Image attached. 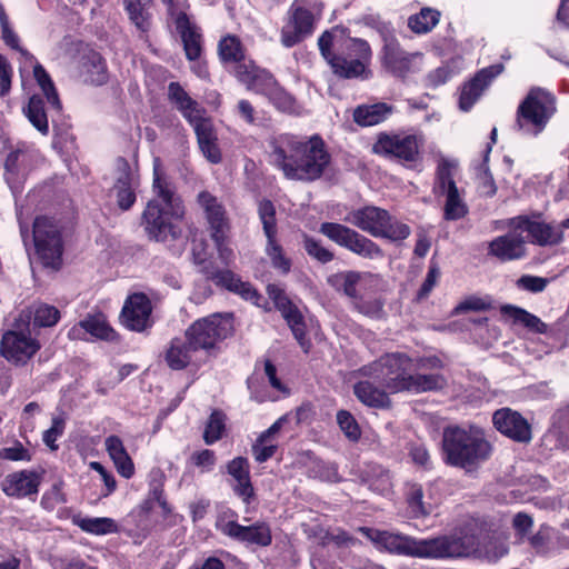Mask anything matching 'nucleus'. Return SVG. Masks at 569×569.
Here are the masks:
<instances>
[{"label": "nucleus", "instance_id": "nucleus-16", "mask_svg": "<svg viewBox=\"0 0 569 569\" xmlns=\"http://www.w3.org/2000/svg\"><path fill=\"white\" fill-rule=\"evenodd\" d=\"M423 138L420 134H381L373 144V151L378 154L395 157L400 161L417 163L420 160V147Z\"/></svg>", "mask_w": 569, "mask_h": 569}, {"label": "nucleus", "instance_id": "nucleus-54", "mask_svg": "<svg viewBox=\"0 0 569 569\" xmlns=\"http://www.w3.org/2000/svg\"><path fill=\"white\" fill-rule=\"evenodd\" d=\"M309 476L326 482H339L341 477L335 462L315 460L309 468Z\"/></svg>", "mask_w": 569, "mask_h": 569}, {"label": "nucleus", "instance_id": "nucleus-28", "mask_svg": "<svg viewBox=\"0 0 569 569\" xmlns=\"http://www.w3.org/2000/svg\"><path fill=\"white\" fill-rule=\"evenodd\" d=\"M198 202L202 208L206 219L211 230V238L219 240L229 231V221L226 217L224 208L218 202L217 198L208 191H202L198 196Z\"/></svg>", "mask_w": 569, "mask_h": 569}, {"label": "nucleus", "instance_id": "nucleus-18", "mask_svg": "<svg viewBox=\"0 0 569 569\" xmlns=\"http://www.w3.org/2000/svg\"><path fill=\"white\" fill-rule=\"evenodd\" d=\"M41 161V154L33 146L22 144L11 151L6 159V180L13 190Z\"/></svg>", "mask_w": 569, "mask_h": 569}, {"label": "nucleus", "instance_id": "nucleus-23", "mask_svg": "<svg viewBox=\"0 0 569 569\" xmlns=\"http://www.w3.org/2000/svg\"><path fill=\"white\" fill-rule=\"evenodd\" d=\"M232 331L231 322H192L186 330V338L196 352L209 350L227 338Z\"/></svg>", "mask_w": 569, "mask_h": 569}, {"label": "nucleus", "instance_id": "nucleus-61", "mask_svg": "<svg viewBox=\"0 0 569 569\" xmlns=\"http://www.w3.org/2000/svg\"><path fill=\"white\" fill-rule=\"evenodd\" d=\"M0 460L30 461L31 453L20 441H16L13 447L0 449Z\"/></svg>", "mask_w": 569, "mask_h": 569}, {"label": "nucleus", "instance_id": "nucleus-60", "mask_svg": "<svg viewBox=\"0 0 569 569\" xmlns=\"http://www.w3.org/2000/svg\"><path fill=\"white\" fill-rule=\"evenodd\" d=\"M190 460L201 470V472L212 471L217 462L216 453L210 449L194 451L191 455Z\"/></svg>", "mask_w": 569, "mask_h": 569}, {"label": "nucleus", "instance_id": "nucleus-37", "mask_svg": "<svg viewBox=\"0 0 569 569\" xmlns=\"http://www.w3.org/2000/svg\"><path fill=\"white\" fill-rule=\"evenodd\" d=\"M106 450L112 459L117 471L126 479L134 475V465L128 455L122 440L118 436H109L104 441Z\"/></svg>", "mask_w": 569, "mask_h": 569}, {"label": "nucleus", "instance_id": "nucleus-59", "mask_svg": "<svg viewBox=\"0 0 569 569\" xmlns=\"http://www.w3.org/2000/svg\"><path fill=\"white\" fill-rule=\"evenodd\" d=\"M64 428L66 420L61 416L53 417L51 427L47 429L42 435L44 445L48 446L51 450H57L58 445L56 441L63 435Z\"/></svg>", "mask_w": 569, "mask_h": 569}, {"label": "nucleus", "instance_id": "nucleus-32", "mask_svg": "<svg viewBox=\"0 0 569 569\" xmlns=\"http://www.w3.org/2000/svg\"><path fill=\"white\" fill-rule=\"evenodd\" d=\"M197 136L199 148L202 154L211 163H219L222 159L218 147V137L212 121L203 117L191 124Z\"/></svg>", "mask_w": 569, "mask_h": 569}, {"label": "nucleus", "instance_id": "nucleus-20", "mask_svg": "<svg viewBox=\"0 0 569 569\" xmlns=\"http://www.w3.org/2000/svg\"><path fill=\"white\" fill-rule=\"evenodd\" d=\"M495 428L515 442L528 443L532 439L531 426L528 420L511 408H500L492 415Z\"/></svg>", "mask_w": 569, "mask_h": 569}, {"label": "nucleus", "instance_id": "nucleus-11", "mask_svg": "<svg viewBox=\"0 0 569 569\" xmlns=\"http://www.w3.org/2000/svg\"><path fill=\"white\" fill-rule=\"evenodd\" d=\"M14 329L3 333L0 343V355L16 366L26 365L41 348L38 339L32 335L37 328H46L57 322H22Z\"/></svg>", "mask_w": 569, "mask_h": 569}, {"label": "nucleus", "instance_id": "nucleus-26", "mask_svg": "<svg viewBox=\"0 0 569 569\" xmlns=\"http://www.w3.org/2000/svg\"><path fill=\"white\" fill-rule=\"evenodd\" d=\"M503 70L502 64H493L480 70L470 81L466 82L460 92L459 108L469 111L492 79Z\"/></svg>", "mask_w": 569, "mask_h": 569}, {"label": "nucleus", "instance_id": "nucleus-64", "mask_svg": "<svg viewBox=\"0 0 569 569\" xmlns=\"http://www.w3.org/2000/svg\"><path fill=\"white\" fill-rule=\"evenodd\" d=\"M289 328L305 352H309L311 342L307 338V322H288Z\"/></svg>", "mask_w": 569, "mask_h": 569}, {"label": "nucleus", "instance_id": "nucleus-33", "mask_svg": "<svg viewBox=\"0 0 569 569\" xmlns=\"http://www.w3.org/2000/svg\"><path fill=\"white\" fill-rule=\"evenodd\" d=\"M168 96L170 101L178 108L190 124L206 116L204 109H202L178 82H171L169 84Z\"/></svg>", "mask_w": 569, "mask_h": 569}, {"label": "nucleus", "instance_id": "nucleus-24", "mask_svg": "<svg viewBox=\"0 0 569 569\" xmlns=\"http://www.w3.org/2000/svg\"><path fill=\"white\" fill-rule=\"evenodd\" d=\"M511 230L489 242L488 253L500 261H512L526 256V242L520 230Z\"/></svg>", "mask_w": 569, "mask_h": 569}, {"label": "nucleus", "instance_id": "nucleus-57", "mask_svg": "<svg viewBox=\"0 0 569 569\" xmlns=\"http://www.w3.org/2000/svg\"><path fill=\"white\" fill-rule=\"evenodd\" d=\"M258 211L266 237L271 238V236H276V210L272 202L269 200L260 201Z\"/></svg>", "mask_w": 569, "mask_h": 569}, {"label": "nucleus", "instance_id": "nucleus-25", "mask_svg": "<svg viewBox=\"0 0 569 569\" xmlns=\"http://www.w3.org/2000/svg\"><path fill=\"white\" fill-rule=\"evenodd\" d=\"M226 471L231 477L230 486L233 493L246 505H250L254 497V488L248 459L241 456L233 458L226 465Z\"/></svg>", "mask_w": 569, "mask_h": 569}, {"label": "nucleus", "instance_id": "nucleus-38", "mask_svg": "<svg viewBox=\"0 0 569 569\" xmlns=\"http://www.w3.org/2000/svg\"><path fill=\"white\" fill-rule=\"evenodd\" d=\"M152 313V303L149 297L142 292L129 295L120 312L121 320H149Z\"/></svg>", "mask_w": 569, "mask_h": 569}, {"label": "nucleus", "instance_id": "nucleus-43", "mask_svg": "<svg viewBox=\"0 0 569 569\" xmlns=\"http://www.w3.org/2000/svg\"><path fill=\"white\" fill-rule=\"evenodd\" d=\"M353 392L359 401L371 408H387L390 399L386 391L369 381H359L353 386Z\"/></svg>", "mask_w": 569, "mask_h": 569}, {"label": "nucleus", "instance_id": "nucleus-6", "mask_svg": "<svg viewBox=\"0 0 569 569\" xmlns=\"http://www.w3.org/2000/svg\"><path fill=\"white\" fill-rule=\"evenodd\" d=\"M556 111L555 96L541 88H533L518 107L516 126L523 134L537 137Z\"/></svg>", "mask_w": 569, "mask_h": 569}, {"label": "nucleus", "instance_id": "nucleus-56", "mask_svg": "<svg viewBox=\"0 0 569 569\" xmlns=\"http://www.w3.org/2000/svg\"><path fill=\"white\" fill-rule=\"evenodd\" d=\"M337 422L345 436L352 442H357L361 437V430L353 418L347 410H340L337 413Z\"/></svg>", "mask_w": 569, "mask_h": 569}, {"label": "nucleus", "instance_id": "nucleus-5", "mask_svg": "<svg viewBox=\"0 0 569 569\" xmlns=\"http://www.w3.org/2000/svg\"><path fill=\"white\" fill-rule=\"evenodd\" d=\"M343 34V29L333 28L325 31L318 39V46L322 57L331 67L335 74L345 79H368L371 74L369 66L372 60V51L369 43L360 38H349L341 47L340 53H333L331 47L338 37Z\"/></svg>", "mask_w": 569, "mask_h": 569}, {"label": "nucleus", "instance_id": "nucleus-46", "mask_svg": "<svg viewBox=\"0 0 569 569\" xmlns=\"http://www.w3.org/2000/svg\"><path fill=\"white\" fill-rule=\"evenodd\" d=\"M441 13L437 9L425 7L408 18V27L416 34L430 32L440 21Z\"/></svg>", "mask_w": 569, "mask_h": 569}, {"label": "nucleus", "instance_id": "nucleus-45", "mask_svg": "<svg viewBox=\"0 0 569 569\" xmlns=\"http://www.w3.org/2000/svg\"><path fill=\"white\" fill-rule=\"evenodd\" d=\"M72 521L82 531L90 535L104 536L119 531L117 522L108 517H74Z\"/></svg>", "mask_w": 569, "mask_h": 569}, {"label": "nucleus", "instance_id": "nucleus-9", "mask_svg": "<svg viewBox=\"0 0 569 569\" xmlns=\"http://www.w3.org/2000/svg\"><path fill=\"white\" fill-rule=\"evenodd\" d=\"M237 78L246 84L248 90L266 96L280 111L293 113L298 111L296 100L286 92L266 70L259 69L254 63L240 64Z\"/></svg>", "mask_w": 569, "mask_h": 569}, {"label": "nucleus", "instance_id": "nucleus-49", "mask_svg": "<svg viewBox=\"0 0 569 569\" xmlns=\"http://www.w3.org/2000/svg\"><path fill=\"white\" fill-rule=\"evenodd\" d=\"M23 113L30 123L43 136L49 132V123L44 111L43 100L39 96H32L23 108Z\"/></svg>", "mask_w": 569, "mask_h": 569}, {"label": "nucleus", "instance_id": "nucleus-2", "mask_svg": "<svg viewBox=\"0 0 569 569\" xmlns=\"http://www.w3.org/2000/svg\"><path fill=\"white\" fill-rule=\"evenodd\" d=\"M270 161L290 180L311 182L322 177L331 162L319 136L300 137L290 133L270 140Z\"/></svg>", "mask_w": 569, "mask_h": 569}, {"label": "nucleus", "instance_id": "nucleus-17", "mask_svg": "<svg viewBox=\"0 0 569 569\" xmlns=\"http://www.w3.org/2000/svg\"><path fill=\"white\" fill-rule=\"evenodd\" d=\"M315 29V16L305 7L292 3L281 29V43L291 48L311 36Z\"/></svg>", "mask_w": 569, "mask_h": 569}, {"label": "nucleus", "instance_id": "nucleus-41", "mask_svg": "<svg viewBox=\"0 0 569 569\" xmlns=\"http://www.w3.org/2000/svg\"><path fill=\"white\" fill-rule=\"evenodd\" d=\"M80 72L83 80L92 84H102L108 78L104 60L96 51H89L82 57Z\"/></svg>", "mask_w": 569, "mask_h": 569}, {"label": "nucleus", "instance_id": "nucleus-40", "mask_svg": "<svg viewBox=\"0 0 569 569\" xmlns=\"http://www.w3.org/2000/svg\"><path fill=\"white\" fill-rule=\"evenodd\" d=\"M267 292L284 320H303L305 316L300 302L291 300L277 284H268Z\"/></svg>", "mask_w": 569, "mask_h": 569}, {"label": "nucleus", "instance_id": "nucleus-63", "mask_svg": "<svg viewBox=\"0 0 569 569\" xmlns=\"http://www.w3.org/2000/svg\"><path fill=\"white\" fill-rule=\"evenodd\" d=\"M439 276H440L439 268L436 264H431L429 267L427 277L421 284V288L418 291L419 299L426 298L431 292V290L433 289V287L436 286V283L438 281Z\"/></svg>", "mask_w": 569, "mask_h": 569}, {"label": "nucleus", "instance_id": "nucleus-21", "mask_svg": "<svg viewBox=\"0 0 569 569\" xmlns=\"http://www.w3.org/2000/svg\"><path fill=\"white\" fill-rule=\"evenodd\" d=\"M509 227H515L522 234L526 232L527 239L539 246L557 244L563 238L561 224L557 227L539 219H530L522 216L516 217L510 220Z\"/></svg>", "mask_w": 569, "mask_h": 569}, {"label": "nucleus", "instance_id": "nucleus-7", "mask_svg": "<svg viewBox=\"0 0 569 569\" xmlns=\"http://www.w3.org/2000/svg\"><path fill=\"white\" fill-rule=\"evenodd\" d=\"M413 370V359L403 352H391L359 369V373L379 381L392 393L406 390Z\"/></svg>", "mask_w": 569, "mask_h": 569}, {"label": "nucleus", "instance_id": "nucleus-55", "mask_svg": "<svg viewBox=\"0 0 569 569\" xmlns=\"http://www.w3.org/2000/svg\"><path fill=\"white\" fill-rule=\"evenodd\" d=\"M303 248L309 257L321 263H328L333 259V253L329 249L308 234H303Z\"/></svg>", "mask_w": 569, "mask_h": 569}, {"label": "nucleus", "instance_id": "nucleus-4", "mask_svg": "<svg viewBox=\"0 0 569 569\" xmlns=\"http://www.w3.org/2000/svg\"><path fill=\"white\" fill-rule=\"evenodd\" d=\"M492 453L483 431L475 426H448L442 432L443 461L467 472L477 470Z\"/></svg>", "mask_w": 569, "mask_h": 569}, {"label": "nucleus", "instance_id": "nucleus-42", "mask_svg": "<svg viewBox=\"0 0 569 569\" xmlns=\"http://www.w3.org/2000/svg\"><path fill=\"white\" fill-rule=\"evenodd\" d=\"M362 480L368 487L379 493L388 495L392 489V479L389 470L377 463H369L362 471Z\"/></svg>", "mask_w": 569, "mask_h": 569}, {"label": "nucleus", "instance_id": "nucleus-50", "mask_svg": "<svg viewBox=\"0 0 569 569\" xmlns=\"http://www.w3.org/2000/svg\"><path fill=\"white\" fill-rule=\"evenodd\" d=\"M492 309V299L488 295H470L462 298L452 309L450 316H465Z\"/></svg>", "mask_w": 569, "mask_h": 569}, {"label": "nucleus", "instance_id": "nucleus-34", "mask_svg": "<svg viewBox=\"0 0 569 569\" xmlns=\"http://www.w3.org/2000/svg\"><path fill=\"white\" fill-rule=\"evenodd\" d=\"M194 352V348L186 336L176 337L171 339L164 351V361L171 370H183L190 365Z\"/></svg>", "mask_w": 569, "mask_h": 569}, {"label": "nucleus", "instance_id": "nucleus-22", "mask_svg": "<svg viewBox=\"0 0 569 569\" xmlns=\"http://www.w3.org/2000/svg\"><path fill=\"white\" fill-rule=\"evenodd\" d=\"M139 179L134 167L126 159L119 158L116 161V177L111 193L116 197L118 206L128 210L136 201V189Z\"/></svg>", "mask_w": 569, "mask_h": 569}, {"label": "nucleus", "instance_id": "nucleus-14", "mask_svg": "<svg viewBox=\"0 0 569 569\" xmlns=\"http://www.w3.org/2000/svg\"><path fill=\"white\" fill-rule=\"evenodd\" d=\"M33 242L39 258L46 267L59 268L62 241L58 227L47 217H39L33 223Z\"/></svg>", "mask_w": 569, "mask_h": 569}, {"label": "nucleus", "instance_id": "nucleus-13", "mask_svg": "<svg viewBox=\"0 0 569 569\" xmlns=\"http://www.w3.org/2000/svg\"><path fill=\"white\" fill-rule=\"evenodd\" d=\"M328 283L349 297L365 316L373 317L381 309L382 305L378 300L369 306H361L363 295L358 290V287H377L380 283V278L377 274L358 271L338 272L328 278Z\"/></svg>", "mask_w": 569, "mask_h": 569}, {"label": "nucleus", "instance_id": "nucleus-29", "mask_svg": "<svg viewBox=\"0 0 569 569\" xmlns=\"http://www.w3.org/2000/svg\"><path fill=\"white\" fill-rule=\"evenodd\" d=\"M40 485V477L32 470H20L6 476L2 490L9 497L23 498L36 495Z\"/></svg>", "mask_w": 569, "mask_h": 569}, {"label": "nucleus", "instance_id": "nucleus-15", "mask_svg": "<svg viewBox=\"0 0 569 569\" xmlns=\"http://www.w3.org/2000/svg\"><path fill=\"white\" fill-rule=\"evenodd\" d=\"M320 232L337 244L363 258L376 259L383 256L382 250L372 240L343 224L325 222L320 226Z\"/></svg>", "mask_w": 569, "mask_h": 569}, {"label": "nucleus", "instance_id": "nucleus-12", "mask_svg": "<svg viewBox=\"0 0 569 569\" xmlns=\"http://www.w3.org/2000/svg\"><path fill=\"white\" fill-rule=\"evenodd\" d=\"M458 163L448 158H441L437 166L433 192L445 197V219L458 220L463 218L468 208L463 200L462 192L458 189L455 174Z\"/></svg>", "mask_w": 569, "mask_h": 569}, {"label": "nucleus", "instance_id": "nucleus-51", "mask_svg": "<svg viewBox=\"0 0 569 569\" xmlns=\"http://www.w3.org/2000/svg\"><path fill=\"white\" fill-rule=\"evenodd\" d=\"M60 311L51 305L34 301L21 310L18 320H59Z\"/></svg>", "mask_w": 569, "mask_h": 569}, {"label": "nucleus", "instance_id": "nucleus-44", "mask_svg": "<svg viewBox=\"0 0 569 569\" xmlns=\"http://www.w3.org/2000/svg\"><path fill=\"white\" fill-rule=\"evenodd\" d=\"M447 386V379L441 373H412L405 391L415 393L438 391Z\"/></svg>", "mask_w": 569, "mask_h": 569}, {"label": "nucleus", "instance_id": "nucleus-10", "mask_svg": "<svg viewBox=\"0 0 569 569\" xmlns=\"http://www.w3.org/2000/svg\"><path fill=\"white\" fill-rule=\"evenodd\" d=\"M180 8L168 0L169 13L172 18L176 31L179 34L186 58L192 62L191 69L199 78L208 77V69L203 62L200 61L202 54V33L197 23L183 10L186 0H177Z\"/></svg>", "mask_w": 569, "mask_h": 569}, {"label": "nucleus", "instance_id": "nucleus-39", "mask_svg": "<svg viewBox=\"0 0 569 569\" xmlns=\"http://www.w3.org/2000/svg\"><path fill=\"white\" fill-rule=\"evenodd\" d=\"M392 112L393 107L386 102L362 104L356 108L353 119L360 126L370 127L385 121Z\"/></svg>", "mask_w": 569, "mask_h": 569}, {"label": "nucleus", "instance_id": "nucleus-8", "mask_svg": "<svg viewBox=\"0 0 569 569\" xmlns=\"http://www.w3.org/2000/svg\"><path fill=\"white\" fill-rule=\"evenodd\" d=\"M345 221L376 238H387L391 241L403 240L410 234L409 226L392 219L385 209L373 206L349 212Z\"/></svg>", "mask_w": 569, "mask_h": 569}, {"label": "nucleus", "instance_id": "nucleus-52", "mask_svg": "<svg viewBox=\"0 0 569 569\" xmlns=\"http://www.w3.org/2000/svg\"><path fill=\"white\" fill-rule=\"evenodd\" d=\"M266 254L271 261V266L280 273L287 274L291 269V260L288 258L276 239V236L267 238Z\"/></svg>", "mask_w": 569, "mask_h": 569}, {"label": "nucleus", "instance_id": "nucleus-58", "mask_svg": "<svg viewBox=\"0 0 569 569\" xmlns=\"http://www.w3.org/2000/svg\"><path fill=\"white\" fill-rule=\"evenodd\" d=\"M126 9L130 20L141 31H146L149 27L148 14L146 12L142 0H124Z\"/></svg>", "mask_w": 569, "mask_h": 569}, {"label": "nucleus", "instance_id": "nucleus-53", "mask_svg": "<svg viewBox=\"0 0 569 569\" xmlns=\"http://www.w3.org/2000/svg\"><path fill=\"white\" fill-rule=\"evenodd\" d=\"M226 419V415L220 410L211 412L203 431V440L207 445H213L222 438Z\"/></svg>", "mask_w": 569, "mask_h": 569}, {"label": "nucleus", "instance_id": "nucleus-36", "mask_svg": "<svg viewBox=\"0 0 569 569\" xmlns=\"http://www.w3.org/2000/svg\"><path fill=\"white\" fill-rule=\"evenodd\" d=\"M284 418H279L267 430H264L251 447L254 460L259 463L272 458L278 449L274 436L280 431Z\"/></svg>", "mask_w": 569, "mask_h": 569}, {"label": "nucleus", "instance_id": "nucleus-47", "mask_svg": "<svg viewBox=\"0 0 569 569\" xmlns=\"http://www.w3.org/2000/svg\"><path fill=\"white\" fill-rule=\"evenodd\" d=\"M219 56L223 62H237L236 69L240 64H250L253 63L251 60H244L243 48L241 46L240 40L234 36H227L222 38L219 42ZM234 74L237 76V70H234Z\"/></svg>", "mask_w": 569, "mask_h": 569}, {"label": "nucleus", "instance_id": "nucleus-27", "mask_svg": "<svg viewBox=\"0 0 569 569\" xmlns=\"http://www.w3.org/2000/svg\"><path fill=\"white\" fill-rule=\"evenodd\" d=\"M422 56L419 53H408L393 41H386L383 47V64L397 77H405L409 72L418 70V64Z\"/></svg>", "mask_w": 569, "mask_h": 569}, {"label": "nucleus", "instance_id": "nucleus-19", "mask_svg": "<svg viewBox=\"0 0 569 569\" xmlns=\"http://www.w3.org/2000/svg\"><path fill=\"white\" fill-rule=\"evenodd\" d=\"M217 528L223 535L248 545L266 547L272 541L270 527L266 522L242 526L236 520H227L224 517H220L217 521Z\"/></svg>", "mask_w": 569, "mask_h": 569}, {"label": "nucleus", "instance_id": "nucleus-3", "mask_svg": "<svg viewBox=\"0 0 569 569\" xmlns=\"http://www.w3.org/2000/svg\"><path fill=\"white\" fill-rule=\"evenodd\" d=\"M153 192L142 214V226L149 238L157 241L176 239L181 230L174 220L182 218L184 210L179 198L174 197L171 188L161 176L160 162L154 160Z\"/></svg>", "mask_w": 569, "mask_h": 569}, {"label": "nucleus", "instance_id": "nucleus-1", "mask_svg": "<svg viewBox=\"0 0 569 569\" xmlns=\"http://www.w3.org/2000/svg\"><path fill=\"white\" fill-rule=\"evenodd\" d=\"M359 530L380 550L419 558H467L479 550L480 539L471 527L431 539H416L406 535L360 527Z\"/></svg>", "mask_w": 569, "mask_h": 569}, {"label": "nucleus", "instance_id": "nucleus-62", "mask_svg": "<svg viewBox=\"0 0 569 569\" xmlns=\"http://www.w3.org/2000/svg\"><path fill=\"white\" fill-rule=\"evenodd\" d=\"M512 527L519 537V540H523L528 537V533L533 527V519L526 512H518L513 516Z\"/></svg>", "mask_w": 569, "mask_h": 569}, {"label": "nucleus", "instance_id": "nucleus-48", "mask_svg": "<svg viewBox=\"0 0 569 569\" xmlns=\"http://www.w3.org/2000/svg\"><path fill=\"white\" fill-rule=\"evenodd\" d=\"M33 68V77L37 80L39 87L43 91L48 102L53 107L59 109L60 108V100L58 97V93L54 89L53 82L50 78V76L47 73V71L43 69V67L36 61L33 58V61L26 60L23 62V68L27 67Z\"/></svg>", "mask_w": 569, "mask_h": 569}, {"label": "nucleus", "instance_id": "nucleus-31", "mask_svg": "<svg viewBox=\"0 0 569 569\" xmlns=\"http://www.w3.org/2000/svg\"><path fill=\"white\" fill-rule=\"evenodd\" d=\"M406 501L410 513L415 518H425L435 510L438 499L432 493L431 486L427 490L419 483H409L406 491Z\"/></svg>", "mask_w": 569, "mask_h": 569}, {"label": "nucleus", "instance_id": "nucleus-35", "mask_svg": "<svg viewBox=\"0 0 569 569\" xmlns=\"http://www.w3.org/2000/svg\"><path fill=\"white\" fill-rule=\"evenodd\" d=\"M69 336L73 339H83L87 341L118 340V333L109 326V322H77L70 329Z\"/></svg>", "mask_w": 569, "mask_h": 569}, {"label": "nucleus", "instance_id": "nucleus-30", "mask_svg": "<svg viewBox=\"0 0 569 569\" xmlns=\"http://www.w3.org/2000/svg\"><path fill=\"white\" fill-rule=\"evenodd\" d=\"M214 282L239 295L242 299L250 301L259 308H266V299L249 282H243L239 277L229 270L220 271L213 277Z\"/></svg>", "mask_w": 569, "mask_h": 569}]
</instances>
